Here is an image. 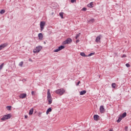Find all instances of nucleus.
Here are the masks:
<instances>
[{"label":"nucleus","mask_w":131,"mask_h":131,"mask_svg":"<svg viewBox=\"0 0 131 131\" xmlns=\"http://www.w3.org/2000/svg\"><path fill=\"white\" fill-rule=\"evenodd\" d=\"M72 42V39L70 38H68L66 40L63 42V45H69V43H71Z\"/></svg>","instance_id":"obj_5"},{"label":"nucleus","mask_w":131,"mask_h":131,"mask_svg":"<svg viewBox=\"0 0 131 131\" xmlns=\"http://www.w3.org/2000/svg\"><path fill=\"white\" fill-rule=\"evenodd\" d=\"M75 2H76V0H71V3H75Z\"/></svg>","instance_id":"obj_33"},{"label":"nucleus","mask_w":131,"mask_h":131,"mask_svg":"<svg viewBox=\"0 0 131 131\" xmlns=\"http://www.w3.org/2000/svg\"><path fill=\"white\" fill-rule=\"evenodd\" d=\"M125 65H126V67L127 68L130 67V65H129L128 63H126Z\"/></svg>","instance_id":"obj_32"},{"label":"nucleus","mask_w":131,"mask_h":131,"mask_svg":"<svg viewBox=\"0 0 131 131\" xmlns=\"http://www.w3.org/2000/svg\"><path fill=\"white\" fill-rule=\"evenodd\" d=\"M80 55L82 56V57H88V55H86L84 52H81Z\"/></svg>","instance_id":"obj_19"},{"label":"nucleus","mask_w":131,"mask_h":131,"mask_svg":"<svg viewBox=\"0 0 131 131\" xmlns=\"http://www.w3.org/2000/svg\"><path fill=\"white\" fill-rule=\"evenodd\" d=\"M63 49H65V46L63 45H61L58 47V49L59 50V51L63 50Z\"/></svg>","instance_id":"obj_18"},{"label":"nucleus","mask_w":131,"mask_h":131,"mask_svg":"<svg viewBox=\"0 0 131 131\" xmlns=\"http://www.w3.org/2000/svg\"><path fill=\"white\" fill-rule=\"evenodd\" d=\"M126 117V112H124L121 116L122 118H124V117Z\"/></svg>","instance_id":"obj_23"},{"label":"nucleus","mask_w":131,"mask_h":131,"mask_svg":"<svg viewBox=\"0 0 131 131\" xmlns=\"http://www.w3.org/2000/svg\"><path fill=\"white\" fill-rule=\"evenodd\" d=\"M27 96V94H26L25 93H23V94H20L19 96V97L20 98V99H25V98H26Z\"/></svg>","instance_id":"obj_8"},{"label":"nucleus","mask_w":131,"mask_h":131,"mask_svg":"<svg viewBox=\"0 0 131 131\" xmlns=\"http://www.w3.org/2000/svg\"><path fill=\"white\" fill-rule=\"evenodd\" d=\"M42 49V47L41 46L36 47V48L33 50V53L34 54H36V53H39Z\"/></svg>","instance_id":"obj_4"},{"label":"nucleus","mask_w":131,"mask_h":131,"mask_svg":"<svg viewBox=\"0 0 131 131\" xmlns=\"http://www.w3.org/2000/svg\"><path fill=\"white\" fill-rule=\"evenodd\" d=\"M76 42H79V39L76 40Z\"/></svg>","instance_id":"obj_40"},{"label":"nucleus","mask_w":131,"mask_h":131,"mask_svg":"<svg viewBox=\"0 0 131 131\" xmlns=\"http://www.w3.org/2000/svg\"><path fill=\"white\" fill-rule=\"evenodd\" d=\"M47 100L48 101V105H51L53 100H52V96L50 93V89H48L47 91Z\"/></svg>","instance_id":"obj_1"},{"label":"nucleus","mask_w":131,"mask_h":131,"mask_svg":"<svg viewBox=\"0 0 131 131\" xmlns=\"http://www.w3.org/2000/svg\"><path fill=\"white\" fill-rule=\"evenodd\" d=\"M6 108H7V110H11V108H12V106H7L6 107Z\"/></svg>","instance_id":"obj_29"},{"label":"nucleus","mask_w":131,"mask_h":131,"mask_svg":"<svg viewBox=\"0 0 131 131\" xmlns=\"http://www.w3.org/2000/svg\"><path fill=\"white\" fill-rule=\"evenodd\" d=\"M87 9L85 7H83L82 9V11H86Z\"/></svg>","instance_id":"obj_31"},{"label":"nucleus","mask_w":131,"mask_h":131,"mask_svg":"<svg viewBox=\"0 0 131 131\" xmlns=\"http://www.w3.org/2000/svg\"><path fill=\"white\" fill-rule=\"evenodd\" d=\"M79 83H80V81H79L78 83L76 84V85H79Z\"/></svg>","instance_id":"obj_36"},{"label":"nucleus","mask_w":131,"mask_h":131,"mask_svg":"<svg viewBox=\"0 0 131 131\" xmlns=\"http://www.w3.org/2000/svg\"><path fill=\"white\" fill-rule=\"evenodd\" d=\"M96 42L99 43V42H101V35L98 36L95 39Z\"/></svg>","instance_id":"obj_7"},{"label":"nucleus","mask_w":131,"mask_h":131,"mask_svg":"<svg viewBox=\"0 0 131 131\" xmlns=\"http://www.w3.org/2000/svg\"><path fill=\"white\" fill-rule=\"evenodd\" d=\"M123 57H125V55H123Z\"/></svg>","instance_id":"obj_43"},{"label":"nucleus","mask_w":131,"mask_h":131,"mask_svg":"<svg viewBox=\"0 0 131 131\" xmlns=\"http://www.w3.org/2000/svg\"><path fill=\"white\" fill-rule=\"evenodd\" d=\"M99 117H100V116H99V115H95L94 116V120H95L96 121H98V119L99 118Z\"/></svg>","instance_id":"obj_12"},{"label":"nucleus","mask_w":131,"mask_h":131,"mask_svg":"<svg viewBox=\"0 0 131 131\" xmlns=\"http://www.w3.org/2000/svg\"><path fill=\"white\" fill-rule=\"evenodd\" d=\"M52 15H54V13H53V12L52 13Z\"/></svg>","instance_id":"obj_44"},{"label":"nucleus","mask_w":131,"mask_h":131,"mask_svg":"<svg viewBox=\"0 0 131 131\" xmlns=\"http://www.w3.org/2000/svg\"><path fill=\"white\" fill-rule=\"evenodd\" d=\"M0 46H1L2 49H4V48H6V47H7L8 46V44L5 43Z\"/></svg>","instance_id":"obj_15"},{"label":"nucleus","mask_w":131,"mask_h":131,"mask_svg":"<svg viewBox=\"0 0 131 131\" xmlns=\"http://www.w3.org/2000/svg\"><path fill=\"white\" fill-rule=\"evenodd\" d=\"M127 129H128V126H125V130L127 131Z\"/></svg>","instance_id":"obj_34"},{"label":"nucleus","mask_w":131,"mask_h":131,"mask_svg":"<svg viewBox=\"0 0 131 131\" xmlns=\"http://www.w3.org/2000/svg\"><path fill=\"white\" fill-rule=\"evenodd\" d=\"M95 55V52L90 53L88 55H87V57H91V56H94Z\"/></svg>","instance_id":"obj_24"},{"label":"nucleus","mask_w":131,"mask_h":131,"mask_svg":"<svg viewBox=\"0 0 131 131\" xmlns=\"http://www.w3.org/2000/svg\"><path fill=\"white\" fill-rule=\"evenodd\" d=\"M46 26V21H40V27L41 31H42L45 29V26Z\"/></svg>","instance_id":"obj_6"},{"label":"nucleus","mask_w":131,"mask_h":131,"mask_svg":"<svg viewBox=\"0 0 131 131\" xmlns=\"http://www.w3.org/2000/svg\"><path fill=\"white\" fill-rule=\"evenodd\" d=\"M112 86L113 89H115V86H116V84H115V83H113L112 84Z\"/></svg>","instance_id":"obj_26"},{"label":"nucleus","mask_w":131,"mask_h":131,"mask_svg":"<svg viewBox=\"0 0 131 131\" xmlns=\"http://www.w3.org/2000/svg\"><path fill=\"white\" fill-rule=\"evenodd\" d=\"M3 67H4V63L0 65V70L3 69Z\"/></svg>","instance_id":"obj_30"},{"label":"nucleus","mask_w":131,"mask_h":131,"mask_svg":"<svg viewBox=\"0 0 131 131\" xmlns=\"http://www.w3.org/2000/svg\"><path fill=\"white\" fill-rule=\"evenodd\" d=\"M28 117V116H27V115L25 116V118H26V119H27Z\"/></svg>","instance_id":"obj_39"},{"label":"nucleus","mask_w":131,"mask_h":131,"mask_svg":"<svg viewBox=\"0 0 131 131\" xmlns=\"http://www.w3.org/2000/svg\"><path fill=\"white\" fill-rule=\"evenodd\" d=\"M5 13H6V10H5V9H2L0 11V14H1V15H3V14H5Z\"/></svg>","instance_id":"obj_21"},{"label":"nucleus","mask_w":131,"mask_h":131,"mask_svg":"<svg viewBox=\"0 0 131 131\" xmlns=\"http://www.w3.org/2000/svg\"><path fill=\"white\" fill-rule=\"evenodd\" d=\"M122 118L121 117V116H120L118 119V120H117V122H118V123H119V122H120V121H121V120H122Z\"/></svg>","instance_id":"obj_14"},{"label":"nucleus","mask_w":131,"mask_h":131,"mask_svg":"<svg viewBox=\"0 0 131 131\" xmlns=\"http://www.w3.org/2000/svg\"><path fill=\"white\" fill-rule=\"evenodd\" d=\"M44 43H46V42L44 41Z\"/></svg>","instance_id":"obj_45"},{"label":"nucleus","mask_w":131,"mask_h":131,"mask_svg":"<svg viewBox=\"0 0 131 131\" xmlns=\"http://www.w3.org/2000/svg\"><path fill=\"white\" fill-rule=\"evenodd\" d=\"M80 33H78L77 34L76 36H75V38L76 39H77V38H78V37H79L80 36Z\"/></svg>","instance_id":"obj_25"},{"label":"nucleus","mask_w":131,"mask_h":131,"mask_svg":"<svg viewBox=\"0 0 131 131\" xmlns=\"http://www.w3.org/2000/svg\"><path fill=\"white\" fill-rule=\"evenodd\" d=\"M85 94H86V91H85V90L82 91L80 92V95L81 96H82Z\"/></svg>","instance_id":"obj_13"},{"label":"nucleus","mask_w":131,"mask_h":131,"mask_svg":"<svg viewBox=\"0 0 131 131\" xmlns=\"http://www.w3.org/2000/svg\"><path fill=\"white\" fill-rule=\"evenodd\" d=\"M88 22H90V23H94L95 22V18H92L91 19H90Z\"/></svg>","instance_id":"obj_22"},{"label":"nucleus","mask_w":131,"mask_h":131,"mask_svg":"<svg viewBox=\"0 0 131 131\" xmlns=\"http://www.w3.org/2000/svg\"><path fill=\"white\" fill-rule=\"evenodd\" d=\"M29 114V115H32V114H33V108H32L30 110Z\"/></svg>","instance_id":"obj_16"},{"label":"nucleus","mask_w":131,"mask_h":131,"mask_svg":"<svg viewBox=\"0 0 131 131\" xmlns=\"http://www.w3.org/2000/svg\"><path fill=\"white\" fill-rule=\"evenodd\" d=\"M63 15H64V13L63 12L59 13V16H60L61 19H64V17L63 16Z\"/></svg>","instance_id":"obj_20"},{"label":"nucleus","mask_w":131,"mask_h":131,"mask_svg":"<svg viewBox=\"0 0 131 131\" xmlns=\"http://www.w3.org/2000/svg\"><path fill=\"white\" fill-rule=\"evenodd\" d=\"M24 63V62L21 61V62L19 63V66H20V67H22V66H23Z\"/></svg>","instance_id":"obj_27"},{"label":"nucleus","mask_w":131,"mask_h":131,"mask_svg":"<svg viewBox=\"0 0 131 131\" xmlns=\"http://www.w3.org/2000/svg\"><path fill=\"white\" fill-rule=\"evenodd\" d=\"M87 7H88L89 8H94V4L93 3V2H91L90 3H89V4H88Z\"/></svg>","instance_id":"obj_10"},{"label":"nucleus","mask_w":131,"mask_h":131,"mask_svg":"<svg viewBox=\"0 0 131 131\" xmlns=\"http://www.w3.org/2000/svg\"><path fill=\"white\" fill-rule=\"evenodd\" d=\"M59 51H60V50H59V48H58V49L55 50L54 51V53H58V52H59Z\"/></svg>","instance_id":"obj_28"},{"label":"nucleus","mask_w":131,"mask_h":131,"mask_svg":"<svg viewBox=\"0 0 131 131\" xmlns=\"http://www.w3.org/2000/svg\"><path fill=\"white\" fill-rule=\"evenodd\" d=\"M11 117H12V115H11V114H8L7 115H5L4 116H3V117L2 118H1V120H2V121H5V120H7L8 119H10V118H11Z\"/></svg>","instance_id":"obj_2"},{"label":"nucleus","mask_w":131,"mask_h":131,"mask_svg":"<svg viewBox=\"0 0 131 131\" xmlns=\"http://www.w3.org/2000/svg\"><path fill=\"white\" fill-rule=\"evenodd\" d=\"M55 93L57 95H59V96H62V95H63L64 93H65V90L63 89H58L55 91Z\"/></svg>","instance_id":"obj_3"},{"label":"nucleus","mask_w":131,"mask_h":131,"mask_svg":"<svg viewBox=\"0 0 131 131\" xmlns=\"http://www.w3.org/2000/svg\"><path fill=\"white\" fill-rule=\"evenodd\" d=\"M40 115H41V113H38V116H39V117H40V116H41Z\"/></svg>","instance_id":"obj_37"},{"label":"nucleus","mask_w":131,"mask_h":131,"mask_svg":"<svg viewBox=\"0 0 131 131\" xmlns=\"http://www.w3.org/2000/svg\"><path fill=\"white\" fill-rule=\"evenodd\" d=\"M50 112H52V108H51V107H49L48 110H47V112H46V114H49V113H50Z\"/></svg>","instance_id":"obj_17"},{"label":"nucleus","mask_w":131,"mask_h":131,"mask_svg":"<svg viewBox=\"0 0 131 131\" xmlns=\"http://www.w3.org/2000/svg\"><path fill=\"white\" fill-rule=\"evenodd\" d=\"M2 46H1V45H0V51H1V50H2Z\"/></svg>","instance_id":"obj_41"},{"label":"nucleus","mask_w":131,"mask_h":131,"mask_svg":"<svg viewBox=\"0 0 131 131\" xmlns=\"http://www.w3.org/2000/svg\"><path fill=\"white\" fill-rule=\"evenodd\" d=\"M109 131H113V129H111Z\"/></svg>","instance_id":"obj_42"},{"label":"nucleus","mask_w":131,"mask_h":131,"mask_svg":"<svg viewBox=\"0 0 131 131\" xmlns=\"http://www.w3.org/2000/svg\"><path fill=\"white\" fill-rule=\"evenodd\" d=\"M99 110L100 113H104V112H105V108H104V106L101 105Z\"/></svg>","instance_id":"obj_9"},{"label":"nucleus","mask_w":131,"mask_h":131,"mask_svg":"<svg viewBox=\"0 0 131 131\" xmlns=\"http://www.w3.org/2000/svg\"><path fill=\"white\" fill-rule=\"evenodd\" d=\"M38 36L40 40H41V39H42V38L43 37V36L42 35V33H39L38 35Z\"/></svg>","instance_id":"obj_11"},{"label":"nucleus","mask_w":131,"mask_h":131,"mask_svg":"<svg viewBox=\"0 0 131 131\" xmlns=\"http://www.w3.org/2000/svg\"><path fill=\"white\" fill-rule=\"evenodd\" d=\"M29 61L30 62H32V59H31V58H29Z\"/></svg>","instance_id":"obj_38"},{"label":"nucleus","mask_w":131,"mask_h":131,"mask_svg":"<svg viewBox=\"0 0 131 131\" xmlns=\"http://www.w3.org/2000/svg\"><path fill=\"white\" fill-rule=\"evenodd\" d=\"M31 95H32V96H34V91L31 92Z\"/></svg>","instance_id":"obj_35"}]
</instances>
